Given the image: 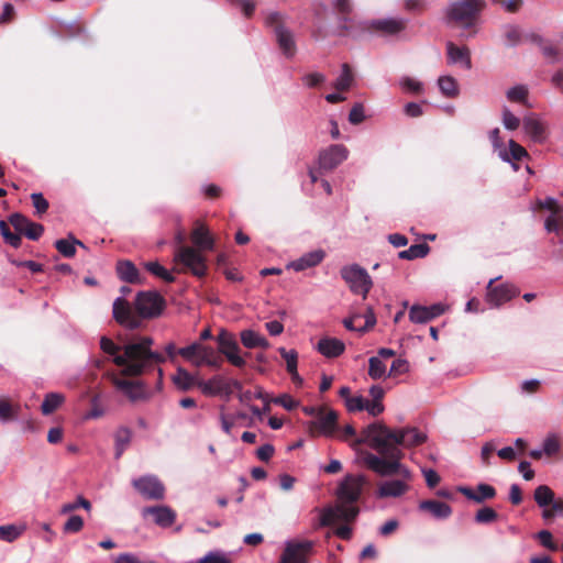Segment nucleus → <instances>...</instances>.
<instances>
[{
  "mask_svg": "<svg viewBox=\"0 0 563 563\" xmlns=\"http://www.w3.org/2000/svg\"><path fill=\"white\" fill-rule=\"evenodd\" d=\"M153 343L151 336H141L123 346L117 345L107 336H102L100 340L101 350L112 355L113 363L122 367L121 375L112 373L109 374V378L114 387L131 401L143 399L145 390L140 382L128 379L126 376L137 377L154 369H157L159 378L163 376L159 365L166 361V357L151 350Z\"/></svg>",
  "mask_w": 563,
  "mask_h": 563,
  "instance_id": "1",
  "label": "nucleus"
},
{
  "mask_svg": "<svg viewBox=\"0 0 563 563\" xmlns=\"http://www.w3.org/2000/svg\"><path fill=\"white\" fill-rule=\"evenodd\" d=\"M357 444L367 443L377 451L380 456L367 453L364 456L366 466L380 476L398 475L405 479H412L411 471L400 463L404 457L402 451L396 445H389L375 433H367V428L363 430L362 438L355 441Z\"/></svg>",
  "mask_w": 563,
  "mask_h": 563,
  "instance_id": "2",
  "label": "nucleus"
},
{
  "mask_svg": "<svg viewBox=\"0 0 563 563\" xmlns=\"http://www.w3.org/2000/svg\"><path fill=\"white\" fill-rule=\"evenodd\" d=\"M166 307L164 297L154 290L140 291L134 301V309L129 301L117 298L113 302L115 321L131 330L139 329L143 319H154L162 314Z\"/></svg>",
  "mask_w": 563,
  "mask_h": 563,
  "instance_id": "3",
  "label": "nucleus"
},
{
  "mask_svg": "<svg viewBox=\"0 0 563 563\" xmlns=\"http://www.w3.org/2000/svg\"><path fill=\"white\" fill-rule=\"evenodd\" d=\"M190 239L195 247L179 245L175 250L174 262L181 268H174V271L178 273L190 272L194 276L202 278L208 272L207 258L202 252L212 251L216 242L203 224H197L194 228Z\"/></svg>",
  "mask_w": 563,
  "mask_h": 563,
  "instance_id": "4",
  "label": "nucleus"
},
{
  "mask_svg": "<svg viewBox=\"0 0 563 563\" xmlns=\"http://www.w3.org/2000/svg\"><path fill=\"white\" fill-rule=\"evenodd\" d=\"M365 481L362 476L347 475L341 482L338 488V498L341 501L335 508H325L320 516V525L329 527L336 520L345 522H353L358 516L360 509L357 506L350 504L356 503L363 492Z\"/></svg>",
  "mask_w": 563,
  "mask_h": 563,
  "instance_id": "5",
  "label": "nucleus"
},
{
  "mask_svg": "<svg viewBox=\"0 0 563 563\" xmlns=\"http://www.w3.org/2000/svg\"><path fill=\"white\" fill-rule=\"evenodd\" d=\"M367 433H375L389 445H396L397 448H415L427 441V434L415 427L390 429L383 422L369 424Z\"/></svg>",
  "mask_w": 563,
  "mask_h": 563,
  "instance_id": "6",
  "label": "nucleus"
},
{
  "mask_svg": "<svg viewBox=\"0 0 563 563\" xmlns=\"http://www.w3.org/2000/svg\"><path fill=\"white\" fill-rule=\"evenodd\" d=\"M485 7V0H456L448 7L445 18L448 23L468 29L475 25Z\"/></svg>",
  "mask_w": 563,
  "mask_h": 563,
  "instance_id": "7",
  "label": "nucleus"
},
{
  "mask_svg": "<svg viewBox=\"0 0 563 563\" xmlns=\"http://www.w3.org/2000/svg\"><path fill=\"white\" fill-rule=\"evenodd\" d=\"M340 274L353 294L362 295L364 299L367 297L373 282L365 268L357 264L346 265L341 268Z\"/></svg>",
  "mask_w": 563,
  "mask_h": 563,
  "instance_id": "8",
  "label": "nucleus"
},
{
  "mask_svg": "<svg viewBox=\"0 0 563 563\" xmlns=\"http://www.w3.org/2000/svg\"><path fill=\"white\" fill-rule=\"evenodd\" d=\"M265 23L274 30L279 48L286 57L296 53V43L292 33L285 27L284 18L279 12H272L266 16Z\"/></svg>",
  "mask_w": 563,
  "mask_h": 563,
  "instance_id": "9",
  "label": "nucleus"
},
{
  "mask_svg": "<svg viewBox=\"0 0 563 563\" xmlns=\"http://www.w3.org/2000/svg\"><path fill=\"white\" fill-rule=\"evenodd\" d=\"M217 342L219 353L224 355L230 364L239 368L245 366L246 362L244 357L240 355V346L232 333L222 329L217 335Z\"/></svg>",
  "mask_w": 563,
  "mask_h": 563,
  "instance_id": "10",
  "label": "nucleus"
},
{
  "mask_svg": "<svg viewBox=\"0 0 563 563\" xmlns=\"http://www.w3.org/2000/svg\"><path fill=\"white\" fill-rule=\"evenodd\" d=\"M338 428V413L334 410L323 408L317 418L308 423V430L312 437H332Z\"/></svg>",
  "mask_w": 563,
  "mask_h": 563,
  "instance_id": "11",
  "label": "nucleus"
},
{
  "mask_svg": "<svg viewBox=\"0 0 563 563\" xmlns=\"http://www.w3.org/2000/svg\"><path fill=\"white\" fill-rule=\"evenodd\" d=\"M349 156V150L342 144H333L320 151L318 156L319 169L330 172L342 164Z\"/></svg>",
  "mask_w": 563,
  "mask_h": 563,
  "instance_id": "12",
  "label": "nucleus"
},
{
  "mask_svg": "<svg viewBox=\"0 0 563 563\" xmlns=\"http://www.w3.org/2000/svg\"><path fill=\"white\" fill-rule=\"evenodd\" d=\"M372 20H356L351 14L338 18V35L361 37L365 33H371Z\"/></svg>",
  "mask_w": 563,
  "mask_h": 563,
  "instance_id": "13",
  "label": "nucleus"
},
{
  "mask_svg": "<svg viewBox=\"0 0 563 563\" xmlns=\"http://www.w3.org/2000/svg\"><path fill=\"white\" fill-rule=\"evenodd\" d=\"M132 485L145 499L161 500L164 498L165 487L154 476H142L134 479Z\"/></svg>",
  "mask_w": 563,
  "mask_h": 563,
  "instance_id": "14",
  "label": "nucleus"
},
{
  "mask_svg": "<svg viewBox=\"0 0 563 563\" xmlns=\"http://www.w3.org/2000/svg\"><path fill=\"white\" fill-rule=\"evenodd\" d=\"M312 548V541L288 542L279 563H307Z\"/></svg>",
  "mask_w": 563,
  "mask_h": 563,
  "instance_id": "15",
  "label": "nucleus"
},
{
  "mask_svg": "<svg viewBox=\"0 0 563 563\" xmlns=\"http://www.w3.org/2000/svg\"><path fill=\"white\" fill-rule=\"evenodd\" d=\"M408 21L402 18L372 20L371 33L382 36H394L406 30Z\"/></svg>",
  "mask_w": 563,
  "mask_h": 563,
  "instance_id": "16",
  "label": "nucleus"
},
{
  "mask_svg": "<svg viewBox=\"0 0 563 563\" xmlns=\"http://www.w3.org/2000/svg\"><path fill=\"white\" fill-rule=\"evenodd\" d=\"M9 221L20 234L22 233L33 241L38 240L44 232L42 224L31 221L21 213L11 214Z\"/></svg>",
  "mask_w": 563,
  "mask_h": 563,
  "instance_id": "17",
  "label": "nucleus"
},
{
  "mask_svg": "<svg viewBox=\"0 0 563 563\" xmlns=\"http://www.w3.org/2000/svg\"><path fill=\"white\" fill-rule=\"evenodd\" d=\"M494 283L495 279H490L487 285V297L496 307H499L514 297H517L520 292L519 289L511 284L494 286Z\"/></svg>",
  "mask_w": 563,
  "mask_h": 563,
  "instance_id": "18",
  "label": "nucleus"
},
{
  "mask_svg": "<svg viewBox=\"0 0 563 563\" xmlns=\"http://www.w3.org/2000/svg\"><path fill=\"white\" fill-rule=\"evenodd\" d=\"M212 346L203 345L199 342H194L188 346L180 347L178 353L186 361L199 367L205 365V360L208 357L209 351H212Z\"/></svg>",
  "mask_w": 563,
  "mask_h": 563,
  "instance_id": "19",
  "label": "nucleus"
},
{
  "mask_svg": "<svg viewBox=\"0 0 563 563\" xmlns=\"http://www.w3.org/2000/svg\"><path fill=\"white\" fill-rule=\"evenodd\" d=\"M411 481L412 479H405V478L400 477L399 479H391V481L383 482L378 486L377 496L379 498L400 497L409 490V488H410L409 483Z\"/></svg>",
  "mask_w": 563,
  "mask_h": 563,
  "instance_id": "20",
  "label": "nucleus"
},
{
  "mask_svg": "<svg viewBox=\"0 0 563 563\" xmlns=\"http://www.w3.org/2000/svg\"><path fill=\"white\" fill-rule=\"evenodd\" d=\"M459 492L465 496L467 499L473 500L477 504H482L485 500L493 499L496 497V489L494 486L481 483L477 485L476 490L461 486L459 487Z\"/></svg>",
  "mask_w": 563,
  "mask_h": 563,
  "instance_id": "21",
  "label": "nucleus"
},
{
  "mask_svg": "<svg viewBox=\"0 0 563 563\" xmlns=\"http://www.w3.org/2000/svg\"><path fill=\"white\" fill-rule=\"evenodd\" d=\"M152 515L156 525L163 528L170 527L176 519V512L167 506H152L143 509V516Z\"/></svg>",
  "mask_w": 563,
  "mask_h": 563,
  "instance_id": "22",
  "label": "nucleus"
},
{
  "mask_svg": "<svg viewBox=\"0 0 563 563\" xmlns=\"http://www.w3.org/2000/svg\"><path fill=\"white\" fill-rule=\"evenodd\" d=\"M117 274L119 278L129 284L142 285L144 277L141 276L136 266L129 260L119 261L117 263Z\"/></svg>",
  "mask_w": 563,
  "mask_h": 563,
  "instance_id": "23",
  "label": "nucleus"
},
{
  "mask_svg": "<svg viewBox=\"0 0 563 563\" xmlns=\"http://www.w3.org/2000/svg\"><path fill=\"white\" fill-rule=\"evenodd\" d=\"M317 350L320 354L328 358L339 357L345 351V344L343 341L336 338H322L317 344Z\"/></svg>",
  "mask_w": 563,
  "mask_h": 563,
  "instance_id": "24",
  "label": "nucleus"
},
{
  "mask_svg": "<svg viewBox=\"0 0 563 563\" xmlns=\"http://www.w3.org/2000/svg\"><path fill=\"white\" fill-rule=\"evenodd\" d=\"M419 510L430 514L435 519H446L452 515L450 505L435 499L420 501Z\"/></svg>",
  "mask_w": 563,
  "mask_h": 563,
  "instance_id": "25",
  "label": "nucleus"
},
{
  "mask_svg": "<svg viewBox=\"0 0 563 563\" xmlns=\"http://www.w3.org/2000/svg\"><path fill=\"white\" fill-rule=\"evenodd\" d=\"M523 130L536 143H542L545 140V126L534 115H528L522 121Z\"/></svg>",
  "mask_w": 563,
  "mask_h": 563,
  "instance_id": "26",
  "label": "nucleus"
},
{
  "mask_svg": "<svg viewBox=\"0 0 563 563\" xmlns=\"http://www.w3.org/2000/svg\"><path fill=\"white\" fill-rule=\"evenodd\" d=\"M324 258V252L322 250H316L303 254L298 260L290 263L289 267L296 272H301L310 267H314L322 262Z\"/></svg>",
  "mask_w": 563,
  "mask_h": 563,
  "instance_id": "27",
  "label": "nucleus"
},
{
  "mask_svg": "<svg viewBox=\"0 0 563 563\" xmlns=\"http://www.w3.org/2000/svg\"><path fill=\"white\" fill-rule=\"evenodd\" d=\"M200 380L201 379L197 375H192L183 367H178L173 377L175 386L181 391H188L194 387L199 388Z\"/></svg>",
  "mask_w": 563,
  "mask_h": 563,
  "instance_id": "28",
  "label": "nucleus"
},
{
  "mask_svg": "<svg viewBox=\"0 0 563 563\" xmlns=\"http://www.w3.org/2000/svg\"><path fill=\"white\" fill-rule=\"evenodd\" d=\"M132 440V430L128 427H120L114 432V457L119 460L128 449Z\"/></svg>",
  "mask_w": 563,
  "mask_h": 563,
  "instance_id": "29",
  "label": "nucleus"
},
{
  "mask_svg": "<svg viewBox=\"0 0 563 563\" xmlns=\"http://www.w3.org/2000/svg\"><path fill=\"white\" fill-rule=\"evenodd\" d=\"M446 48L451 63H463L467 69L472 67L471 53L467 47H459L454 43L449 42Z\"/></svg>",
  "mask_w": 563,
  "mask_h": 563,
  "instance_id": "30",
  "label": "nucleus"
},
{
  "mask_svg": "<svg viewBox=\"0 0 563 563\" xmlns=\"http://www.w3.org/2000/svg\"><path fill=\"white\" fill-rule=\"evenodd\" d=\"M225 379L221 376H213L209 380H200L199 388L207 396L224 394Z\"/></svg>",
  "mask_w": 563,
  "mask_h": 563,
  "instance_id": "31",
  "label": "nucleus"
},
{
  "mask_svg": "<svg viewBox=\"0 0 563 563\" xmlns=\"http://www.w3.org/2000/svg\"><path fill=\"white\" fill-rule=\"evenodd\" d=\"M76 245H79L81 247H86L85 244L75 239L74 236H69V239H60L55 242L56 250L67 258L74 257L76 254Z\"/></svg>",
  "mask_w": 563,
  "mask_h": 563,
  "instance_id": "32",
  "label": "nucleus"
},
{
  "mask_svg": "<svg viewBox=\"0 0 563 563\" xmlns=\"http://www.w3.org/2000/svg\"><path fill=\"white\" fill-rule=\"evenodd\" d=\"M429 252L430 246L427 243H419L411 245L408 250L400 251L398 257L400 260L412 261L426 257Z\"/></svg>",
  "mask_w": 563,
  "mask_h": 563,
  "instance_id": "33",
  "label": "nucleus"
},
{
  "mask_svg": "<svg viewBox=\"0 0 563 563\" xmlns=\"http://www.w3.org/2000/svg\"><path fill=\"white\" fill-rule=\"evenodd\" d=\"M65 400V397L58 393H49L42 402L41 410L43 415L53 413Z\"/></svg>",
  "mask_w": 563,
  "mask_h": 563,
  "instance_id": "34",
  "label": "nucleus"
},
{
  "mask_svg": "<svg viewBox=\"0 0 563 563\" xmlns=\"http://www.w3.org/2000/svg\"><path fill=\"white\" fill-rule=\"evenodd\" d=\"M441 92L448 98H455L459 95V86L456 80L451 76H441L438 79Z\"/></svg>",
  "mask_w": 563,
  "mask_h": 563,
  "instance_id": "35",
  "label": "nucleus"
},
{
  "mask_svg": "<svg viewBox=\"0 0 563 563\" xmlns=\"http://www.w3.org/2000/svg\"><path fill=\"white\" fill-rule=\"evenodd\" d=\"M528 156H529V154H528L527 150L514 140L509 141V153L504 152L501 154V157L504 158V161H507V162H511V161L519 162L522 158L528 157Z\"/></svg>",
  "mask_w": 563,
  "mask_h": 563,
  "instance_id": "36",
  "label": "nucleus"
},
{
  "mask_svg": "<svg viewBox=\"0 0 563 563\" xmlns=\"http://www.w3.org/2000/svg\"><path fill=\"white\" fill-rule=\"evenodd\" d=\"M354 80V76L352 69L349 64L342 65V73L340 77L334 82V88L336 90L346 91L350 89Z\"/></svg>",
  "mask_w": 563,
  "mask_h": 563,
  "instance_id": "37",
  "label": "nucleus"
},
{
  "mask_svg": "<svg viewBox=\"0 0 563 563\" xmlns=\"http://www.w3.org/2000/svg\"><path fill=\"white\" fill-rule=\"evenodd\" d=\"M534 500L539 507H548L553 501L554 493L547 485H540L534 490Z\"/></svg>",
  "mask_w": 563,
  "mask_h": 563,
  "instance_id": "38",
  "label": "nucleus"
},
{
  "mask_svg": "<svg viewBox=\"0 0 563 563\" xmlns=\"http://www.w3.org/2000/svg\"><path fill=\"white\" fill-rule=\"evenodd\" d=\"M144 267L152 275L163 279L166 283L175 282V277L158 262H147L144 264Z\"/></svg>",
  "mask_w": 563,
  "mask_h": 563,
  "instance_id": "39",
  "label": "nucleus"
},
{
  "mask_svg": "<svg viewBox=\"0 0 563 563\" xmlns=\"http://www.w3.org/2000/svg\"><path fill=\"white\" fill-rule=\"evenodd\" d=\"M385 373L386 365L379 357L373 356L368 360V375L371 378L379 379L385 376Z\"/></svg>",
  "mask_w": 563,
  "mask_h": 563,
  "instance_id": "40",
  "label": "nucleus"
},
{
  "mask_svg": "<svg viewBox=\"0 0 563 563\" xmlns=\"http://www.w3.org/2000/svg\"><path fill=\"white\" fill-rule=\"evenodd\" d=\"M0 232L7 243H9L14 249L20 247L22 243L20 233L11 232L8 223L3 220L0 221Z\"/></svg>",
  "mask_w": 563,
  "mask_h": 563,
  "instance_id": "41",
  "label": "nucleus"
},
{
  "mask_svg": "<svg viewBox=\"0 0 563 563\" xmlns=\"http://www.w3.org/2000/svg\"><path fill=\"white\" fill-rule=\"evenodd\" d=\"M544 57L549 58L552 63H559L563 60V52L556 45L545 41L540 48Z\"/></svg>",
  "mask_w": 563,
  "mask_h": 563,
  "instance_id": "42",
  "label": "nucleus"
},
{
  "mask_svg": "<svg viewBox=\"0 0 563 563\" xmlns=\"http://www.w3.org/2000/svg\"><path fill=\"white\" fill-rule=\"evenodd\" d=\"M24 528H19L14 525L0 526V540L13 542L22 534Z\"/></svg>",
  "mask_w": 563,
  "mask_h": 563,
  "instance_id": "43",
  "label": "nucleus"
},
{
  "mask_svg": "<svg viewBox=\"0 0 563 563\" xmlns=\"http://www.w3.org/2000/svg\"><path fill=\"white\" fill-rule=\"evenodd\" d=\"M278 352L286 362L287 372H294L298 367V353L296 350L287 351L285 347H279Z\"/></svg>",
  "mask_w": 563,
  "mask_h": 563,
  "instance_id": "44",
  "label": "nucleus"
},
{
  "mask_svg": "<svg viewBox=\"0 0 563 563\" xmlns=\"http://www.w3.org/2000/svg\"><path fill=\"white\" fill-rule=\"evenodd\" d=\"M409 319L415 323H426L431 320L427 307L423 306H412Z\"/></svg>",
  "mask_w": 563,
  "mask_h": 563,
  "instance_id": "45",
  "label": "nucleus"
},
{
  "mask_svg": "<svg viewBox=\"0 0 563 563\" xmlns=\"http://www.w3.org/2000/svg\"><path fill=\"white\" fill-rule=\"evenodd\" d=\"M498 518V514L490 507H483L477 510L475 521L477 523H492Z\"/></svg>",
  "mask_w": 563,
  "mask_h": 563,
  "instance_id": "46",
  "label": "nucleus"
},
{
  "mask_svg": "<svg viewBox=\"0 0 563 563\" xmlns=\"http://www.w3.org/2000/svg\"><path fill=\"white\" fill-rule=\"evenodd\" d=\"M260 336V333L251 329L243 330L240 333L241 342L247 349H256Z\"/></svg>",
  "mask_w": 563,
  "mask_h": 563,
  "instance_id": "47",
  "label": "nucleus"
},
{
  "mask_svg": "<svg viewBox=\"0 0 563 563\" xmlns=\"http://www.w3.org/2000/svg\"><path fill=\"white\" fill-rule=\"evenodd\" d=\"M528 97V89L525 86H516L507 91V98L512 102L525 103Z\"/></svg>",
  "mask_w": 563,
  "mask_h": 563,
  "instance_id": "48",
  "label": "nucleus"
},
{
  "mask_svg": "<svg viewBox=\"0 0 563 563\" xmlns=\"http://www.w3.org/2000/svg\"><path fill=\"white\" fill-rule=\"evenodd\" d=\"M503 124L507 130H517L520 125V120L507 107L503 109Z\"/></svg>",
  "mask_w": 563,
  "mask_h": 563,
  "instance_id": "49",
  "label": "nucleus"
},
{
  "mask_svg": "<svg viewBox=\"0 0 563 563\" xmlns=\"http://www.w3.org/2000/svg\"><path fill=\"white\" fill-rule=\"evenodd\" d=\"M409 371V363L404 358H396L389 369L388 376L396 377Z\"/></svg>",
  "mask_w": 563,
  "mask_h": 563,
  "instance_id": "50",
  "label": "nucleus"
},
{
  "mask_svg": "<svg viewBox=\"0 0 563 563\" xmlns=\"http://www.w3.org/2000/svg\"><path fill=\"white\" fill-rule=\"evenodd\" d=\"M18 412L13 406L5 399H0V420L8 421L14 419Z\"/></svg>",
  "mask_w": 563,
  "mask_h": 563,
  "instance_id": "51",
  "label": "nucleus"
},
{
  "mask_svg": "<svg viewBox=\"0 0 563 563\" xmlns=\"http://www.w3.org/2000/svg\"><path fill=\"white\" fill-rule=\"evenodd\" d=\"M31 200H32V203L36 210V213L38 216H42L44 214L49 205H48V201L44 198V196L40 192H34L31 195Z\"/></svg>",
  "mask_w": 563,
  "mask_h": 563,
  "instance_id": "52",
  "label": "nucleus"
},
{
  "mask_svg": "<svg viewBox=\"0 0 563 563\" xmlns=\"http://www.w3.org/2000/svg\"><path fill=\"white\" fill-rule=\"evenodd\" d=\"M84 527V520L80 516L74 515L68 518L64 525V531L68 533H76Z\"/></svg>",
  "mask_w": 563,
  "mask_h": 563,
  "instance_id": "53",
  "label": "nucleus"
},
{
  "mask_svg": "<svg viewBox=\"0 0 563 563\" xmlns=\"http://www.w3.org/2000/svg\"><path fill=\"white\" fill-rule=\"evenodd\" d=\"M537 539L539 542L550 551H556L559 549L558 544L553 541V536L548 530H541L537 533Z\"/></svg>",
  "mask_w": 563,
  "mask_h": 563,
  "instance_id": "54",
  "label": "nucleus"
},
{
  "mask_svg": "<svg viewBox=\"0 0 563 563\" xmlns=\"http://www.w3.org/2000/svg\"><path fill=\"white\" fill-rule=\"evenodd\" d=\"M272 401L276 405L284 407L286 410H289V411H291L298 407V401L296 399H294L288 394H283L280 396L272 399Z\"/></svg>",
  "mask_w": 563,
  "mask_h": 563,
  "instance_id": "55",
  "label": "nucleus"
},
{
  "mask_svg": "<svg viewBox=\"0 0 563 563\" xmlns=\"http://www.w3.org/2000/svg\"><path fill=\"white\" fill-rule=\"evenodd\" d=\"M505 38L509 46H515L521 41V33L518 26L509 25L505 30Z\"/></svg>",
  "mask_w": 563,
  "mask_h": 563,
  "instance_id": "56",
  "label": "nucleus"
},
{
  "mask_svg": "<svg viewBox=\"0 0 563 563\" xmlns=\"http://www.w3.org/2000/svg\"><path fill=\"white\" fill-rule=\"evenodd\" d=\"M78 507H82L87 510H89L91 508V504L89 500H87L86 498H84L82 496H79L77 498V501L76 503H70V504H65L62 508V512L63 514H68V512H71L74 511L75 509H77Z\"/></svg>",
  "mask_w": 563,
  "mask_h": 563,
  "instance_id": "57",
  "label": "nucleus"
},
{
  "mask_svg": "<svg viewBox=\"0 0 563 563\" xmlns=\"http://www.w3.org/2000/svg\"><path fill=\"white\" fill-rule=\"evenodd\" d=\"M364 108L361 103H355L349 114V121L352 124H360L364 121Z\"/></svg>",
  "mask_w": 563,
  "mask_h": 563,
  "instance_id": "58",
  "label": "nucleus"
},
{
  "mask_svg": "<svg viewBox=\"0 0 563 563\" xmlns=\"http://www.w3.org/2000/svg\"><path fill=\"white\" fill-rule=\"evenodd\" d=\"M234 5H239L246 18H251L255 11V2L251 0H230Z\"/></svg>",
  "mask_w": 563,
  "mask_h": 563,
  "instance_id": "59",
  "label": "nucleus"
},
{
  "mask_svg": "<svg viewBox=\"0 0 563 563\" xmlns=\"http://www.w3.org/2000/svg\"><path fill=\"white\" fill-rule=\"evenodd\" d=\"M349 411H361L366 407V399L362 396L347 398L345 401Z\"/></svg>",
  "mask_w": 563,
  "mask_h": 563,
  "instance_id": "60",
  "label": "nucleus"
},
{
  "mask_svg": "<svg viewBox=\"0 0 563 563\" xmlns=\"http://www.w3.org/2000/svg\"><path fill=\"white\" fill-rule=\"evenodd\" d=\"M333 7L339 16L351 14L353 11L352 0H334Z\"/></svg>",
  "mask_w": 563,
  "mask_h": 563,
  "instance_id": "61",
  "label": "nucleus"
},
{
  "mask_svg": "<svg viewBox=\"0 0 563 563\" xmlns=\"http://www.w3.org/2000/svg\"><path fill=\"white\" fill-rule=\"evenodd\" d=\"M560 450V442L555 437H549L544 440L543 443V452L551 456L559 452Z\"/></svg>",
  "mask_w": 563,
  "mask_h": 563,
  "instance_id": "62",
  "label": "nucleus"
},
{
  "mask_svg": "<svg viewBox=\"0 0 563 563\" xmlns=\"http://www.w3.org/2000/svg\"><path fill=\"white\" fill-rule=\"evenodd\" d=\"M275 453V449L272 444L266 443L256 450V456L263 461L268 462Z\"/></svg>",
  "mask_w": 563,
  "mask_h": 563,
  "instance_id": "63",
  "label": "nucleus"
},
{
  "mask_svg": "<svg viewBox=\"0 0 563 563\" xmlns=\"http://www.w3.org/2000/svg\"><path fill=\"white\" fill-rule=\"evenodd\" d=\"M114 563H155L142 561L137 555L133 553H122L118 555Z\"/></svg>",
  "mask_w": 563,
  "mask_h": 563,
  "instance_id": "64",
  "label": "nucleus"
}]
</instances>
